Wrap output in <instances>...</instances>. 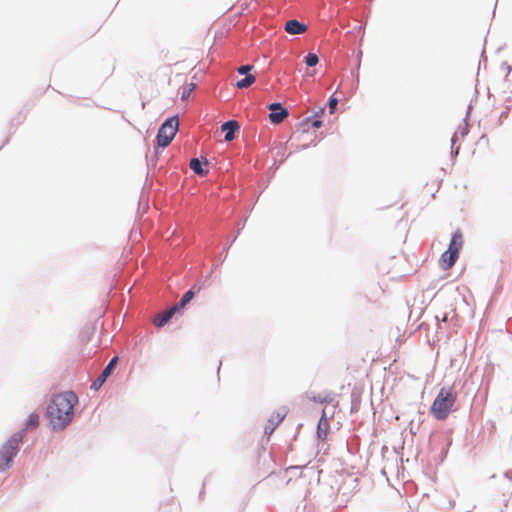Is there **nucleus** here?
<instances>
[{"label":"nucleus","mask_w":512,"mask_h":512,"mask_svg":"<svg viewBox=\"0 0 512 512\" xmlns=\"http://www.w3.org/2000/svg\"><path fill=\"white\" fill-rule=\"evenodd\" d=\"M269 110L271 111L269 119L274 124L281 123L288 116V111L280 103L269 105Z\"/></svg>","instance_id":"nucleus-5"},{"label":"nucleus","mask_w":512,"mask_h":512,"mask_svg":"<svg viewBox=\"0 0 512 512\" xmlns=\"http://www.w3.org/2000/svg\"><path fill=\"white\" fill-rule=\"evenodd\" d=\"M302 468H298V467H289L286 472L287 473H291V474H296V472L300 471L301 472Z\"/></svg>","instance_id":"nucleus-24"},{"label":"nucleus","mask_w":512,"mask_h":512,"mask_svg":"<svg viewBox=\"0 0 512 512\" xmlns=\"http://www.w3.org/2000/svg\"><path fill=\"white\" fill-rule=\"evenodd\" d=\"M22 435L16 433L0 449V471L8 469L19 451Z\"/></svg>","instance_id":"nucleus-3"},{"label":"nucleus","mask_w":512,"mask_h":512,"mask_svg":"<svg viewBox=\"0 0 512 512\" xmlns=\"http://www.w3.org/2000/svg\"><path fill=\"white\" fill-rule=\"evenodd\" d=\"M307 30V26L298 20H289L285 24V31L289 34H302Z\"/></svg>","instance_id":"nucleus-11"},{"label":"nucleus","mask_w":512,"mask_h":512,"mask_svg":"<svg viewBox=\"0 0 512 512\" xmlns=\"http://www.w3.org/2000/svg\"><path fill=\"white\" fill-rule=\"evenodd\" d=\"M328 430H329V423L325 416V412H323L322 417L320 418V420L318 422V426H317L318 437L323 440L326 439V437L328 435Z\"/></svg>","instance_id":"nucleus-12"},{"label":"nucleus","mask_w":512,"mask_h":512,"mask_svg":"<svg viewBox=\"0 0 512 512\" xmlns=\"http://www.w3.org/2000/svg\"><path fill=\"white\" fill-rule=\"evenodd\" d=\"M256 78L252 74H247L245 78L237 81L236 87L239 89H244L250 87L254 82Z\"/></svg>","instance_id":"nucleus-15"},{"label":"nucleus","mask_w":512,"mask_h":512,"mask_svg":"<svg viewBox=\"0 0 512 512\" xmlns=\"http://www.w3.org/2000/svg\"><path fill=\"white\" fill-rule=\"evenodd\" d=\"M253 69V66L251 65H243V66H240L238 69H237V72L239 74H248V72H250L251 70Z\"/></svg>","instance_id":"nucleus-21"},{"label":"nucleus","mask_w":512,"mask_h":512,"mask_svg":"<svg viewBox=\"0 0 512 512\" xmlns=\"http://www.w3.org/2000/svg\"><path fill=\"white\" fill-rule=\"evenodd\" d=\"M459 252L456 250H453L452 248H448L440 257V266L444 270L450 269L458 259Z\"/></svg>","instance_id":"nucleus-7"},{"label":"nucleus","mask_w":512,"mask_h":512,"mask_svg":"<svg viewBox=\"0 0 512 512\" xmlns=\"http://www.w3.org/2000/svg\"><path fill=\"white\" fill-rule=\"evenodd\" d=\"M221 129L225 132V141H232L235 138V132L239 130V124L237 121L231 120L225 122Z\"/></svg>","instance_id":"nucleus-10"},{"label":"nucleus","mask_w":512,"mask_h":512,"mask_svg":"<svg viewBox=\"0 0 512 512\" xmlns=\"http://www.w3.org/2000/svg\"><path fill=\"white\" fill-rule=\"evenodd\" d=\"M319 61V58L316 54L314 53H309L306 57H305V63L308 65V66H315L317 65Z\"/></svg>","instance_id":"nucleus-20"},{"label":"nucleus","mask_w":512,"mask_h":512,"mask_svg":"<svg viewBox=\"0 0 512 512\" xmlns=\"http://www.w3.org/2000/svg\"><path fill=\"white\" fill-rule=\"evenodd\" d=\"M201 290V287L193 286L190 290H188L182 297L179 304L176 306H179L180 308H184L194 297L196 292H199Z\"/></svg>","instance_id":"nucleus-13"},{"label":"nucleus","mask_w":512,"mask_h":512,"mask_svg":"<svg viewBox=\"0 0 512 512\" xmlns=\"http://www.w3.org/2000/svg\"><path fill=\"white\" fill-rule=\"evenodd\" d=\"M93 334H94V327L87 326V327L83 328L79 334L81 343H87L91 339Z\"/></svg>","instance_id":"nucleus-16"},{"label":"nucleus","mask_w":512,"mask_h":512,"mask_svg":"<svg viewBox=\"0 0 512 512\" xmlns=\"http://www.w3.org/2000/svg\"><path fill=\"white\" fill-rule=\"evenodd\" d=\"M510 111H512V97L506 98L505 111L501 113L500 118H507Z\"/></svg>","instance_id":"nucleus-19"},{"label":"nucleus","mask_w":512,"mask_h":512,"mask_svg":"<svg viewBox=\"0 0 512 512\" xmlns=\"http://www.w3.org/2000/svg\"><path fill=\"white\" fill-rule=\"evenodd\" d=\"M78 397L72 391H65L51 397L47 406V419L53 430H63L73 418V408Z\"/></svg>","instance_id":"nucleus-1"},{"label":"nucleus","mask_w":512,"mask_h":512,"mask_svg":"<svg viewBox=\"0 0 512 512\" xmlns=\"http://www.w3.org/2000/svg\"><path fill=\"white\" fill-rule=\"evenodd\" d=\"M39 425V416L36 413H32L28 416L26 427L28 429H34Z\"/></svg>","instance_id":"nucleus-18"},{"label":"nucleus","mask_w":512,"mask_h":512,"mask_svg":"<svg viewBox=\"0 0 512 512\" xmlns=\"http://www.w3.org/2000/svg\"><path fill=\"white\" fill-rule=\"evenodd\" d=\"M337 103H338V100L334 97L330 98L329 100V108H330V113H334V110L337 106Z\"/></svg>","instance_id":"nucleus-22"},{"label":"nucleus","mask_w":512,"mask_h":512,"mask_svg":"<svg viewBox=\"0 0 512 512\" xmlns=\"http://www.w3.org/2000/svg\"><path fill=\"white\" fill-rule=\"evenodd\" d=\"M179 127L177 117L167 119L159 128L157 133V144L160 147H167L175 137Z\"/></svg>","instance_id":"nucleus-4"},{"label":"nucleus","mask_w":512,"mask_h":512,"mask_svg":"<svg viewBox=\"0 0 512 512\" xmlns=\"http://www.w3.org/2000/svg\"><path fill=\"white\" fill-rule=\"evenodd\" d=\"M311 126L314 129H318L322 126V122L320 120H314V121H312Z\"/></svg>","instance_id":"nucleus-25"},{"label":"nucleus","mask_w":512,"mask_h":512,"mask_svg":"<svg viewBox=\"0 0 512 512\" xmlns=\"http://www.w3.org/2000/svg\"><path fill=\"white\" fill-rule=\"evenodd\" d=\"M457 400V393L452 387H443L434 399L430 413L437 420H445L453 409Z\"/></svg>","instance_id":"nucleus-2"},{"label":"nucleus","mask_w":512,"mask_h":512,"mask_svg":"<svg viewBox=\"0 0 512 512\" xmlns=\"http://www.w3.org/2000/svg\"><path fill=\"white\" fill-rule=\"evenodd\" d=\"M308 123H309V120H307L305 123H302L301 125L304 127V126L308 125Z\"/></svg>","instance_id":"nucleus-26"},{"label":"nucleus","mask_w":512,"mask_h":512,"mask_svg":"<svg viewBox=\"0 0 512 512\" xmlns=\"http://www.w3.org/2000/svg\"><path fill=\"white\" fill-rule=\"evenodd\" d=\"M194 85L191 84V87L190 88H185L184 91L182 92V99H185L186 97H188V95L190 94V92L192 91Z\"/></svg>","instance_id":"nucleus-23"},{"label":"nucleus","mask_w":512,"mask_h":512,"mask_svg":"<svg viewBox=\"0 0 512 512\" xmlns=\"http://www.w3.org/2000/svg\"><path fill=\"white\" fill-rule=\"evenodd\" d=\"M178 309L179 306H173L169 310H166L158 314L157 316L154 317L153 324L158 328L163 327L171 319V317L175 314V312Z\"/></svg>","instance_id":"nucleus-9"},{"label":"nucleus","mask_w":512,"mask_h":512,"mask_svg":"<svg viewBox=\"0 0 512 512\" xmlns=\"http://www.w3.org/2000/svg\"><path fill=\"white\" fill-rule=\"evenodd\" d=\"M463 245V236L460 231H456L454 235L452 236L451 242L449 244V247L453 250L460 251L461 247Z\"/></svg>","instance_id":"nucleus-14"},{"label":"nucleus","mask_w":512,"mask_h":512,"mask_svg":"<svg viewBox=\"0 0 512 512\" xmlns=\"http://www.w3.org/2000/svg\"><path fill=\"white\" fill-rule=\"evenodd\" d=\"M190 168L194 171L195 174H198V175H205L207 173V171H205L203 168H202V164L200 162V160L198 158H193L191 159L190 161Z\"/></svg>","instance_id":"nucleus-17"},{"label":"nucleus","mask_w":512,"mask_h":512,"mask_svg":"<svg viewBox=\"0 0 512 512\" xmlns=\"http://www.w3.org/2000/svg\"><path fill=\"white\" fill-rule=\"evenodd\" d=\"M118 362V357H113L108 365L104 368L102 373L98 376L96 381L92 384V387L95 389L100 388L106 381V379L112 374L114 368L116 367Z\"/></svg>","instance_id":"nucleus-6"},{"label":"nucleus","mask_w":512,"mask_h":512,"mask_svg":"<svg viewBox=\"0 0 512 512\" xmlns=\"http://www.w3.org/2000/svg\"><path fill=\"white\" fill-rule=\"evenodd\" d=\"M287 412L288 410L286 407H281L279 410H277L275 414L268 420L269 425L265 427V432L271 434L275 427L285 418Z\"/></svg>","instance_id":"nucleus-8"}]
</instances>
